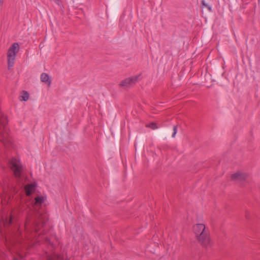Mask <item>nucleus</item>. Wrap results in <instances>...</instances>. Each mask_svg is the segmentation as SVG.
I'll return each instance as SVG.
<instances>
[{
    "label": "nucleus",
    "mask_w": 260,
    "mask_h": 260,
    "mask_svg": "<svg viewBox=\"0 0 260 260\" xmlns=\"http://www.w3.org/2000/svg\"><path fill=\"white\" fill-rule=\"evenodd\" d=\"M48 220L46 213L38 211L36 214V219L32 221L30 217H27L24 224V232L18 228L14 237L16 243L20 245L21 248H29L35 246L32 243L34 238L40 229L44 226Z\"/></svg>",
    "instance_id": "obj_1"
},
{
    "label": "nucleus",
    "mask_w": 260,
    "mask_h": 260,
    "mask_svg": "<svg viewBox=\"0 0 260 260\" xmlns=\"http://www.w3.org/2000/svg\"><path fill=\"white\" fill-rule=\"evenodd\" d=\"M193 231L198 241L203 246H207L210 242L209 233L206 230L205 224H196L193 227Z\"/></svg>",
    "instance_id": "obj_2"
},
{
    "label": "nucleus",
    "mask_w": 260,
    "mask_h": 260,
    "mask_svg": "<svg viewBox=\"0 0 260 260\" xmlns=\"http://www.w3.org/2000/svg\"><path fill=\"white\" fill-rule=\"evenodd\" d=\"M8 124L7 118L2 116L0 117V141L5 146L8 145L10 142L8 138L9 134L6 130Z\"/></svg>",
    "instance_id": "obj_3"
},
{
    "label": "nucleus",
    "mask_w": 260,
    "mask_h": 260,
    "mask_svg": "<svg viewBox=\"0 0 260 260\" xmlns=\"http://www.w3.org/2000/svg\"><path fill=\"white\" fill-rule=\"evenodd\" d=\"M10 167L16 178H20L23 172V167L19 159L12 157L9 161Z\"/></svg>",
    "instance_id": "obj_4"
},
{
    "label": "nucleus",
    "mask_w": 260,
    "mask_h": 260,
    "mask_svg": "<svg viewBox=\"0 0 260 260\" xmlns=\"http://www.w3.org/2000/svg\"><path fill=\"white\" fill-rule=\"evenodd\" d=\"M138 77L137 76L126 78L120 82L119 86L123 87H128L132 83H135L138 80Z\"/></svg>",
    "instance_id": "obj_5"
},
{
    "label": "nucleus",
    "mask_w": 260,
    "mask_h": 260,
    "mask_svg": "<svg viewBox=\"0 0 260 260\" xmlns=\"http://www.w3.org/2000/svg\"><path fill=\"white\" fill-rule=\"evenodd\" d=\"M36 187L37 184L35 182L26 185L24 190L26 196H30L35 192Z\"/></svg>",
    "instance_id": "obj_6"
},
{
    "label": "nucleus",
    "mask_w": 260,
    "mask_h": 260,
    "mask_svg": "<svg viewBox=\"0 0 260 260\" xmlns=\"http://www.w3.org/2000/svg\"><path fill=\"white\" fill-rule=\"evenodd\" d=\"M16 52H15L14 51H12L11 50L9 49L7 53L9 67H12L13 66L14 60L16 55Z\"/></svg>",
    "instance_id": "obj_7"
},
{
    "label": "nucleus",
    "mask_w": 260,
    "mask_h": 260,
    "mask_svg": "<svg viewBox=\"0 0 260 260\" xmlns=\"http://www.w3.org/2000/svg\"><path fill=\"white\" fill-rule=\"evenodd\" d=\"M247 177V175L245 173L237 172L232 175L231 178L233 180H239L240 181H243L246 179Z\"/></svg>",
    "instance_id": "obj_8"
},
{
    "label": "nucleus",
    "mask_w": 260,
    "mask_h": 260,
    "mask_svg": "<svg viewBox=\"0 0 260 260\" xmlns=\"http://www.w3.org/2000/svg\"><path fill=\"white\" fill-rule=\"evenodd\" d=\"M40 79L42 82L46 83L48 87L50 86L51 84V79L48 74L45 73H42L41 75Z\"/></svg>",
    "instance_id": "obj_9"
},
{
    "label": "nucleus",
    "mask_w": 260,
    "mask_h": 260,
    "mask_svg": "<svg viewBox=\"0 0 260 260\" xmlns=\"http://www.w3.org/2000/svg\"><path fill=\"white\" fill-rule=\"evenodd\" d=\"M13 221V216L12 215L7 216L3 220L4 225L5 227H9L11 225Z\"/></svg>",
    "instance_id": "obj_10"
},
{
    "label": "nucleus",
    "mask_w": 260,
    "mask_h": 260,
    "mask_svg": "<svg viewBox=\"0 0 260 260\" xmlns=\"http://www.w3.org/2000/svg\"><path fill=\"white\" fill-rule=\"evenodd\" d=\"M45 260H63V257L60 254L53 253L51 255H47Z\"/></svg>",
    "instance_id": "obj_11"
},
{
    "label": "nucleus",
    "mask_w": 260,
    "mask_h": 260,
    "mask_svg": "<svg viewBox=\"0 0 260 260\" xmlns=\"http://www.w3.org/2000/svg\"><path fill=\"white\" fill-rule=\"evenodd\" d=\"M45 199L43 196H38L35 198V204L41 205L44 202Z\"/></svg>",
    "instance_id": "obj_12"
},
{
    "label": "nucleus",
    "mask_w": 260,
    "mask_h": 260,
    "mask_svg": "<svg viewBox=\"0 0 260 260\" xmlns=\"http://www.w3.org/2000/svg\"><path fill=\"white\" fill-rule=\"evenodd\" d=\"M9 49L11 50L12 51H14L15 52H16L17 53L19 49V46L18 43H13L11 46L10 47Z\"/></svg>",
    "instance_id": "obj_13"
},
{
    "label": "nucleus",
    "mask_w": 260,
    "mask_h": 260,
    "mask_svg": "<svg viewBox=\"0 0 260 260\" xmlns=\"http://www.w3.org/2000/svg\"><path fill=\"white\" fill-rule=\"evenodd\" d=\"M44 242L47 245H49L51 248L54 249L55 248L54 243L51 241V240L49 238L45 237L44 239Z\"/></svg>",
    "instance_id": "obj_14"
},
{
    "label": "nucleus",
    "mask_w": 260,
    "mask_h": 260,
    "mask_svg": "<svg viewBox=\"0 0 260 260\" xmlns=\"http://www.w3.org/2000/svg\"><path fill=\"white\" fill-rule=\"evenodd\" d=\"M202 4V8L203 9H206L208 11L210 12L211 11L212 8L208 4H206L205 2V1L203 0L201 2Z\"/></svg>",
    "instance_id": "obj_15"
},
{
    "label": "nucleus",
    "mask_w": 260,
    "mask_h": 260,
    "mask_svg": "<svg viewBox=\"0 0 260 260\" xmlns=\"http://www.w3.org/2000/svg\"><path fill=\"white\" fill-rule=\"evenodd\" d=\"M21 97L22 98L21 101H26L28 100L29 94L26 91L23 90L22 91V95Z\"/></svg>",
    "instance_id": "obj_16"
},
{
    "label": "nucleus",
    "mask_w": 260,
    "mask_h": 260,
    "mask_svg": "<svg viewBox=\"0 0 260 260\" xmlns=\"http://www.w3.org/2000/svg\"><path fill=\"white\" fill-rule=\"evenodd\" d=\"M147 127H148L152 129H155L158 128L157 124L155 122H151L149 124L146 125Z\"/></svg>",
    "instance_id": "obj_17"
},
{
    "label": "nucleus",
    "mask_w": 260,
    "mask_h": 260,
    "mask_svg": "<svg viewBox=\"0 0 260 260\" xmlns=\"http://www.w3.org/2000/svg\"><path fill=\"white\" fill-rule=\"evenodd\" d=\"M177 132V125H174L173 126V134H172V137L173 138L175 137Z\"/></svg>",
    "instance_id": "obj_18"
},
{
    "label": "nucleus",
    "mask_w": 260,
    "mask_h": 260,
    "mask_svg": "<svg viewBox=\"0 0 260 260\" xmlns=\"http://www.w3.org/2000/svg\"><path fill=\"white\" fill-rule=\"evenodd\" d=\"M5 256V254L0 250V259H3Z\"/></svg>",
    "instance_id": "obj_19"
},
{
    "label": "nucleus",
    "mask_w": 260,
    "mask_h": 260,
    "mask_svg": "<svg viewBox=\"0 0 260 260\" xmlns=\"http://www.w3.org/2000/svg\"><path fill=\"white\" fill-rule=\"evenodd\" d=\"M249 215H250L249 212H248V211H246V212H245V217L247 219H249Z\"/></svg>",
    "instance_id": "obj_20"
},
{
    "label": "nucleus",
    "mask_w": 260,
    "mask_h": 260,
    "mask_svg": "<svg viewBox=\"0 0 260 260\" xmlns=\"http://www.w3.org/2000/svg\"><path fill=\"white\" fill-rule=\"evenodd\" d=\"M4 2V0H0V6H1Z\"/></svg>",
    "instance_id": "obj_21"
},
{
    "label": "nucleus",
    "mask_w": 260,
    "mask_h": 260,
    "mask_svg": "<svg viewBox=\"0 0 260 260\" xmlns=\"http://www.w3.org/2000/svg\"><path fill=\"white\" fill-rule=\"evenodd\" d=\"M54 1H55V2H59V0H54Z\"/></svg>",
    "instance_id": "obj_22"
},
{
    "label": "nucleus",
    "mask_w": 260,
    "mask_h": 260,
    "mask_svg": "<svg viewBox=\"0 0 260 260\" xmlns=\"http://www.w3.org/2000/svg\"><path fill=\"white\" fill-rule=\"evenodd\" d=\"M14 260H18V259L16 258H14Z\"/></svg>",
    "instance_id": "obj_23"
}]
</instances>
